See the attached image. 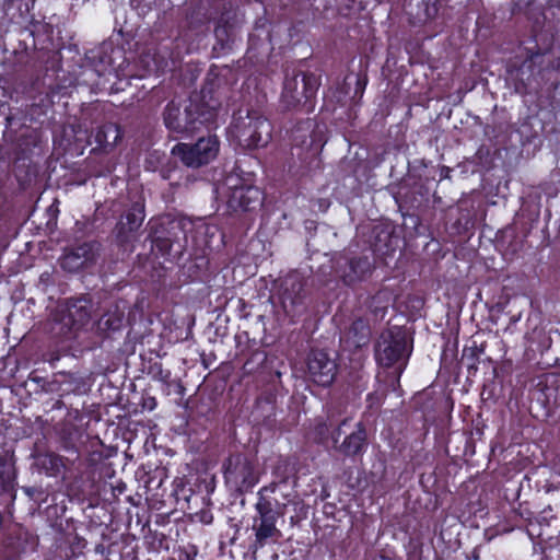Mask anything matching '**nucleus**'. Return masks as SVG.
Listing matches in <instances>:
<instances>
[{
  "label": "nucleus",
  "mask_w": 560,
  "mask_h": 560,
  "mask_svg": "<svg viewBox=\"0 0 560 560\" xmlns=\"http://www.w3.org/2000/svg\"><path fill=\"white\" fill-rule=\"evenodd\" d=\"M231 137L241 147L255 149L268 143L271 136L269 121L257 110H240L230 127Z\"/></svg>",
  "instance_id": "1"
},
{
  "label": "nucleus",
  "mask_w": 560,
  "mask_h": 560,
  "mask_svg": "<svg viewBox=\"0 0 560 560\" xmlns=\"http://www.w3.org/2000/svg\"><path fill=\"white\" fill-rule=\"evenodd\" d=\"M211 116L210 112H200L198 103L192 100L184 104L171 102L164 112V124L170 131L188 136L198 130Z\"/></svg>",
  "instance_id": "2"
},
{
  "label": "nucleus",
  "mask_w": 560,
  "mask_h": 560,
  "mask_svg": "<svg viewBox=\"0 0 560 560\" xmlns=\"http://www.w3.org/2000/svg\"><path fill=\"white\" fill-rule=\"evenodd\" d=\"M407 342L399 332L384 331L378 339L375 357L378 364L386 369H393V376L398 381L408 358Z\"/></svg>",
  "instance_id": "3"
},
{
  "label": "nucleus",
  "mask_w": 560,
  "mask_h": 560,
  "mask_svg": "<svg viewBox=\"0 0 560 560\" xmlns=\"http://www.w3.org/2000/svg\"><path fill=\"white\" fill-rule=\"evenodd\" d=\"M95 312V304L88 298H78L67 304L51 330L59 336L69 338L88 326Z\"/></svg>",
  "instance_id": "4"
},
{
  "label": "nucleus",
  "mask_w": 560,
  "mask_h": 560,
  "mask_svg": "<svg viewBox=\"0 0 560 560\" xmlns=\"http://www.w3.org/2000/svg\"><path fill=\"white\" fill-rule=\"evenodd\" d=\"M218 191L226 198L228 207L233 211L255 210L262 200L261 191L257 187L244 183L237 176H228Z\"/></svg>",
  "instance_id": "5"
},
{
  "label": "nucleus",
  "mask_w": 560,
  "mask_h": 560,
  "mask_svg": "<svg viewBox=\"0 0 560 560\" xmlns=\"http://www.w3.org/2000/svg\"><path fill=\"white\" fill-rule=\"evenodd\" d=\"M220 149L215 136L200 138L196 143H178L172 149L173 155L177 156L186 166L199 167L213 161Z\"/></svg>",
  "instance_id": "6"
},
{
  "label": "nucleus",
  "mask_w": 560,
  "mask_h": 560,
  "mask_svg": "<svg viewBox=\"0 0 560 560\" xmlns=\"http://www.w3.org/2000/svg\"><path fill=\"white\" fill-rule=\"evenodd\" d=\"M224 478L228 485L240 491L254 487L258 481L253 462L242 454L229 457L224 464Z\"/></svg>",
  "instance_id": "7"
},
{
  "label": "nucleus",
  "mask_w": 560,
  "mask_h": 560,
  "mask_svg": "<svg viewBox=\"0 0 560 560\" xmlns=\"http://www.w3.org/2000/svg\"><path fill=\"white\" fill-rule=\"evenodd\" d=\"M256 511L258 515L254 518L253 523L256 537L255 545L261 548L268 541H277L281 537V532L276 526L279 513L266 500L257 502Z\"/></svg>",
  "instance_id": "8"
},
{
  "label": "nucleus",
  "mask_w": 560,
  "mask_h": 560,
  "mask_svg": "<svg viewBox=\"0 0 560 560\" xmlns=\"http://www.w3.org/2000/svg\"><path fill=\"white\" fill-rule=\"evenodd\" d=\"M316 80L310 75L287 78L282 91V102L288 108L306 103L316 92Z\"/></svg>",
  "instance_id": "9"
},
{
  "label": "nucleus",
  "mask_w": 560,
  "mask_h": 560,
  "mask_svg": "<svg viewBox=\"0 0 560 560\" xmlns=\"http://www.w3.org/2000/svg\"><path fill=\"white\" fill-rule=\"evenodd\" d=\"M348 423L345 419L340 425L331 432V440L334 442V448L345 456H358L365 452L368 446L366 430L362 423H357L355 430L348 434L343 441L338 444V440L341 436V428Z\"/></svg>",
  "instance_id": "10"
},
{
  "label": "nucleus",
  "mask_w": 560,
  "mask_h": 560,
  "mask_svg": "<svg viewBox=\"0 0 560 560\" xmlns=\"http://www.w3.org/2000/svg\"><path fill=\"white\" fill-rule=\"evenodd\" d=\"M98 247L94 243H84L68 249L61 258V267L70 272H77L95 264Z\"/></svg>",
  "instance_id": "11"
},
{
  "label": "nucleus",
  "mask_w": 560,
  "mask_h": 560,
  "mask_svg": "<svg viewBox=\"0 0 560 560\" xmlns=\"http://www.w3.org/2000/svg\"><path fill=\"white\" fill-rule=\"evenodd\" d=\"M336 363L323 351H313L308 357L307 370L312 381L322 386L332 383L336 375Z\"/></svg>",
  "instance_id": "12"
},
{
  "label": "nucleus",
  "mask_w": 560,
  "mask_h": 560,
  "mask_svg": "<svg viewBox=\"0 0 560 560\" xmlns=\"http://www.w3.org/2000/svg\"><path fill=\"white\" fill-rule=\"evenodd\" d=\"M406 14L415 24L425 23L438 13L435 0H406Z\"/></svg>",
  "instance_id": "13"
},
{
  "label": "nucleus",
  "mask_w": 560,
  "mask_h": 560,
  "mask_svg": "<svg viewBox=\"0 0 560 560\" xmlns=\"http://www.w3.org/2000/svg\"><path fill=\"white\" fill-rule=\"evenodd\" d=\"M192 229L191 221L187 219H175L170 222V234L171 236L162 240H156V246L164 248H171L173 243H180L182 240L187 241V232Z\"/></svg>",
  "instance_id": "14"
},
{
  "label": "nucleus",
  "mask_w": 560,
  "mask_h": 560,
  "mask_svg": "<svg viewBox=\"0 0 560 560\" xmlns=\"http://www.w3.org/2000/svg\"><path fill=\"white\" fill-rule=\"evenodd\" d=\"M368 267L369 262L366 259H346L343 265L339 266L338 272L345 283L352 284L361 279Z\"/></svg>",
  "instance_id": "15"
},
{
  "label": "nucleus",
  "mask_w": 560,
  "mask_h": 560,
  "mask_svg": "<svg viewBox=\"0 0 560 560\" xmlns=\"http://www.w3.org/2000/svg\"><path fill=\"white\" fill-rule=\"evenodd\" d=\"M144 220V214L141 208H133L126 214V219L117 224V236L126 242L129 240L128 234L137 231Z\"/></svg>",
  "instance_id": "16"
},
{
  "label": "nucleus",
  "mask_w": 560,
  "mask_h": 560,
  "mask_svg": "<svg viewBox=\"0 0 560 560\" xmlns=\"http://www.w3.org/2000/svg\"><path fill=\"white\" fill-rule=\"evenodd\" d=\"M370 337V328L363 319H357L350 327L345 342L350 348H360L368 343Z\"/></svg>",
  "instance_id": "17"
},
{
  "label": "nucleus",
  "mask_w": 560,
  "mask_h": 560,
  "mask_svg": "<svg viewBox=\"0 0 560 560\" xmlns=\"http://www.w3.org/2000/svg\"><path fill=\"white\" fill-rule=\"evenodd\" d=\"M120 138L121 131L119 126L116 124H106L102 126L95 135L96 142L103 148H112L116 145Z\"/></svg>",
  "instance_id": "18"
},
{
  "label": "nucleus",
  "mask_w": 560,
  "mask_h": 560,
  "mask_svg": "<svg viewBox=\"0 0 560 560\" xmlns=\"http://www.w3.org/2000/svg\"><path fill=\"white\" fill-rule=\"evenodd\" d=\"M124 318V311L117 304L112 305L106 313L97 320V328L102 331L116 330L120 327Z\"/></svg>",
  "instance_id": "19"
},
{
  "label": "nucleus",
  "mask_w": 560,
  "mask_h": 560,
  "mask_svg": "<svg viewBox=\"0 0 560 560\" xmlns=\"http://www.w3.org/2000/svg\"><path fill=\"white\" fill-rule=\"evenodd\" d=\"M284 284L283 303L285 304L289 300L291 304H296L303 290L301 278L298 275H292L285 280Z\"/></svg>",
  "instance_id": "20"
},
{
  "label": "nucleus",
  "mask_w": 560,
  "mask_h": 560,
  "mask_svg": "<svg viewBox=\"0 0 560 560\" xmlns=\"http://www.w3.org/2000/svg\"><path fill=\"white\" fill-rule=\"evenodd\" d=\"M313 439L318 443H326L330 435V425L325 419H317L312 429Z\"/></svg>",
  "instance_id": "21"
},
{
  "label": "nucleus",
  "mask_w": 560,
  "mask_h": 560,
  "mask_svg": "<svg viewBox=\"0 0 560 560\" xmlns=\"http://www.w3.org/2000/svg\"><path fill=\"white\" fill-rule=\"evenodd\" d=\"M312 130V122L311 121H306L303 126L296 128L294 131H293V141L298 144V145H307V138L310 137V132Z\"/></svg>",
  "instance_id": "22"
},
{
  "label": "nucleus",
  "mask_w": 560,
  "mask_h": 560,
  "mask_svg": "<svg viewBox=\"0 0 560 560\" xmlns=\"http://www.w3.org/2000/svg\"><path fill=\"white\" fill-rule=\"evenodd\" d=\"M533 0H527L526 3H530Z\"/></svg>",
  "instance_id": "23"
}]
</instances>
